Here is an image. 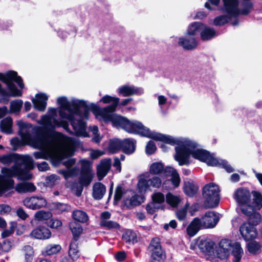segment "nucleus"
Instances as JSON below:
<instances>
[{"label":"nucleus","mask_w":262,"mask_h":262,"mask_svg":"<svg viewBox=\"0 0 262 262\" xmlns=\"http://www.w3.org/2000/svg\"><path fill=\"white\" fill-rule=\"evenodd\" d=\"M17 125L19 128L21 140L15 138L11 140V144L14 150L21 145H29L40 150L33 154L36 159H51L56 161L73 155L76 142L73 138L66 137L60 133L50 134L46 132L43 136L32 138L31 124L19 120L17 121Z\"/></svg>","instance_id":"1"},{"label":"nucleus","mask_w":262,"mask_h":262,"mask_svg":"<svg viewBox=\"0 0 262 262\" xmlns=\"http://www.w3.org/2000/svg\"><path fill=\"white\" fill-rule=\"evenodd\" d=\"M57 103L59 105L57 108H49L48 114L41 116V119L37 122L41 125L45 132L50 134L55 132L57 127L62 126L68 131V123L64 121L56 119L57 112L62 119L69 120L71 123L74 134L78 136L86 137L88 134L86 131L84 120L89 117V111L86 102L82 100L72 99L70 101L64 96L58 97Z\"/></svg>","instance_id":"2"},{"label":"nucleus","mask_w":262,"mask_h":262,"mask_svg":"<svg viewBox=\"0 0 262 262\" xmlns=\"http://www.w3.org/2000/svg\"><path fill=\"white\" fill-rule=\"evenodd\" d=\"M148 137L172 145H177L175 147L176 154L174 157L180 166L189 165L190 163V157H192L209 166H222L229 173L234 170L226 161L217 159L208 151L202 148L195 141L188 138L175 137L152 132Z\"/></svg>","instance_id":"3"},{"label":"nucleus","mask_w":262,"mask_h":262,"mask_svg":"<svg viewBox=\"0 0 262 262\" xmlns=\"http://www.w3.org/2000/svg\"><path fill=\"white\" fill-rule=\"evenodd\" d=\"M99 101L104 104L111 103L106 107H98L93 111L96 118L102 123L111 122L114 126L120 127L129 133L138 134L147 137L150 135L151 131L141 122L130 121L125 117L113 114L119 104V98L105 95Z\"/></svg>","instance_id":"4"},{"label":"nucleus","mask_w":262,"mask_h":262,"mask_svg":"<svg viewBox=\"0 0 262 262\" xmlns=\"http://www.w3.org/2000/svg\"><path fill=\"white\" fill-rule=\"evenodd\" d=\"M0 163L7 166L14 163L11 168H2L4 176L0 175V195L13 187L14 181L9 177L17 176L21 180H29L31 178L28 170L33 168V160L29 155L15 153L0 155Z\"/></svg>","instance_id":"5"},{"label":"nucleus","mask_w":262,"mask_h":262,"mask_svg":"<svg viewBox=\"0 0 262 262\" xmlns=\"http://www.w3.org/2000/svg\"><path fill=\"white\" fill-rule=\"evenodd\" d=\"M224 4L223 10L227 15H222L216 17L213 25L216 26H223L228 22L232 17H236L239 14L246 15L250 12L251 5L248 4L245 9L240 11L238 8V0H222Z\"/></svg>","instance_id":"6"},{"label":"nucleus","mask_w":262,"mask_h":262,"mask_svg":"<svg viewBox=\"0 0 262 262\" xmlns=\"http://www.w3.org/2000/svg\"><path fill=\"white\" fill-rule=\"evenodd\" d=\"M231 252L234 257V261L239 262L243 254L241 244L238 242L232 243L227 239H222L218 248H216V258L225 259L230 255Z\"/></svg>","instance_id":"7"},{"label":"nucleus","mask_w":262,"mask_h":262,"mask_svg":"<svg viewBox=\"0 0 262 262\" xmlns=\"http://www.w3.org/2000/svg\"><path fill=\"white\" fill-rule=\"evenodd\" d=\"M0 80L5 83L7 85L10 96L17 97L21 95V91L17 89L13 83L14 81L16 82L21 89L24 87L21 77L17 76V74L16 72L11 71L5 74L0 73ZM0 94L3 95L6 94L5 91L2 88L1 84Z\"/></svg>","instance_id":"8"},{"label":"nucleus","mask_w":262,"mask_h":262,"mask_svg":"<svg viewBox=\"0 0 262 262\" xmlns=\"http://www.w3.org/2000/svg\"><path fill=\"white\" fill-rule=\"evenodd\" d=\"M162 185V180L158 176L150 177L148 172H144L138 177L137 189L140 193L152 191V188L159 189Z\"/></svg>","instance_id":"9"},{"label":"nucleus","mask_w":262,"mask_h":262,"mask_svg":"<svg viewBox=\"0 0 262 262\" xmlns=\"http://www.w3.org/2000/svg\"><path fill=\"white\" fill-rule=\"evenodd\" d=\"M203 196L205 200L204 206L206 208L216 207L220 201L219 186L213 183L206 185L203 189Z\"/></svg>","instance_id":"10"},{"label":"nucleus","mask_w":262,"mask_h":262,"mask_svg":"<svg viewBox=\"0 0 262 262\" xmlns=\"http://www.w3.org/2000/svg\"><path fill=\"white\" fill-rule=\"evenodd\" d=\"M233 197L243 213H248L252 211L251 194L248 189L242 187L237 188L234 191Z\"/></svg>","instance_id":"11"},{"label":"nucleus","mask_w":262,"mask_h":262,"mask_svg":"<svg viewBox=\"0 0 262 262\" xmlns=\"http://www.w3.org/2000/svg\"><path fill=\"white\" fill-rule=\"evenodd\" d=\"M216 246L214 242L210 239L198 238L193 240L190 244V248L196 250L199 248L201 252L204 253L207 258L212 260L216 258Z\"/></svg>","instance_id":"12"},{"label":"nucleus","mask_w":262,"mask_h":262,"mask_svg":"<svg viewBox=\"0 0 262 262\" xmlns=\"http://www.w3.org/2000/svg\"><path fill=\"white\" fill-rule=\"evenodd\" d=\"M82 168V172L79 178V183L81 187L80 190L77 192V195L80 196L82 191L83 186H88L92 182L94 177V173L90 169V163L88 161L82 160L80 161Z\"/></svg>","instance_id":"13"},{"label":"nucleus","mask_w":262,"mask_h":262,"mask_svg":"<svg viewBox=\"0 0 262 262\" xmlns=\"http://www.w3.org/2000/svg\"><path fill=\"white\" fill-rule=\"evenodd\" d=\"M117 92L118 94L123 97H127L132 95H141L143 94L144 90L141 87L133 85L124 84L119 86Z\"/></svg>","instance_id":"14"},{"label":"nucleus","mask_w":262,"mask_h":262,"mask_svg":"<svg viewBox=\"0 0 262 262\" xmlns=\"http://www.w3.org/2000/svg\"><path fill=\"white\" fill-rule=\"evenodd\" d=\"M23 204L27 208L35 210L46 207L47 202L41 196H34L26 198L23 201Z\"/></svg>","instance_id":"15"},{"label":"nucleus","mask_w":262,"mask_h":262,"mask_svg":"<svg viewBox=\"0 0 262 262\" xmlns=\"http://www.w3.org/2000/svg\"><path fill=\"white\" fill-rule=\"evenodd\" d=\"M240 233L246 241L252 240L257 236V231L253 225L249 222L244 223L239 228Z\"/></svg>","instance_id":"16"},{"label":"nucleus","mask_w":262,"mask_h":262,"mask_svg":"<svg viewBox=\"0 0 262 262\" xmlns=\"http://www.w3.org/2000/svg\"><path fill=\"white\" fill-rule=\"evenodd\" d=\"M200 220L202 228L205 229L214 228L219 220L216 214L212 211L206 212Z\"/></svg>","instance_id":"17"},{"label":"nucleus","mask_w":262,"mask_h":262,"mask_svg":"<svg viewBox=\"0 0 262 262\" xmlns=\"http://www.w3.org/2000/svg\"><path fill=\"white\" fill-rule=\"evenodd\" d=\"M76 160L74 158H70L63 162L64 165L68 168L67 170H61L59 172L62 174L66 179L76 176L79 172V168L74 167L70 168L75 163Z\"/></svg>","instance_id":"18"},{"label":"nucleus","mask_w":262,"mask_h":262,"mask_svg":"<svg viewBox=\"0 0 262 262\" xmlns=\"http://www.w3.org/2000/svg\"><path fill=\"white\" fill-rule=\"evenodd\" d=\"M125 194L126 198L124 200V204L128 207L139 205L144 202L143 196L135 194L133 191H128Z\"/></svg>","instance_id":"19"},{"label":"nucleus","mask_w":262,"mask_h":262,"mask_svg":"<svg viewBox=\"0 0 262 262\" xmlns=\"http://www.w3.org/2000/svg\"><path fill=\"white\" fill-rule=\"evenodd\" d=\"M48 96L45 93H39L32 98V101L35 109L40 112H44L47 107V101Z\"/></svg>","instance_id":"20"},{"label":"nucleus","mask_w":262,"mask_h":262,"mask_svg":"<svg viewBox=\"0 0 262 262\" xmlns=\"http://www.w3.org/2000/svg\"><path fill=\"white\" fill-rule=\"evenodd\" d=\"M178 43L184 49L190 50L195 49L197 46V41L195 37L187 35L179 38Z\"/></svg>","instance_id":"21"},{"label":"nucleus","mask_w":262,"mask_h":262,"mask_svg":"<svg viewBox=\"0 0 262 262\" xmlns=\"http://www.w3.org/2000/svg\"><path fill=\"white\" fill-rule=\"evenodd\" d=\"M30 235L36 239H46L51 236V232L49 229L45 227H40L33 230Z\"/></svg>","instance_id":"22"},{"label":"nucleus","mask_w":262,"mask_h":262,"mask_svg":"<svg viewBox=\"0 0 262 262\" xmlns=\"http://www.w3.org/2000/svg\"><path fill=\"white\" fill-rule=\"evenodd\" d=\"M111 166V160L110 158L102 160L97 166V176L99 180L104 178Z\"/></svg>","instance_id":"23"},{"label":"nucleus","mask_w":262,"mask_h":262,"mask_svg":"<svg viewBox=\"0 0 262 262\" xmlns=\"http://www.w3.org/2000/svg\"><path fill=\"white\" fill-rule=\"evenodd\" d=\"M148 248L151 256H155V255L158 256H166L161 248L160 239L158 238H154L151 240Z\"/></svg>","instance_id":"24"},{"label":"nucleus","mask_w":262,"mask_h":262,"mask_svg":"<svg viewBox=\"0 0 262 262\" xmlns=\"http://www.w3.org/2000/svg\"><path fill=\"white\" fill-rule=\"evenodd\" d=\"M216 35L215 30L205 24H203L201 30L200 37L202 40H209L214 37Z\"/></svg>","instance_id":"25"},{"label":"nucleus","mask_w":262,"mask_h":262,"mask_svg":"<svg viewBox=\"0 0 262 262\" xmlns=\"http://www.w3.org/2000/svg\"><path fill=\"white\" fill-rule=\"evenodd\" d=\"M201 228H202V226L201 220L198 217H195L187 227V234L190 236H193L198 233Z\"/></svg>","instance_id":"26"},{"label":"nucleus","mask_w":262,"mask_h":262,"mask_svg":"<svg viewBox=\"0 0 262 262\" xmlns=\"http://www.w3.org/2000/svg\"><path fill=\"white\" fill-rule=\"evenodd\" d=\"M203 24V23L201 22H193L191 23L187 28L186 34L193 37H195V36L199 34H200Z\"/></svg>","instance_id":"27"},{"label":"nucleus","mask_w":262,"mask_h":262,"mask_svg":"<svg viewBox=\"0 0 262 262\" xmlns=\"http://www.w3.org/2000/svg\"><path fill=\"white\" fill-rule=\"evenodd\" d=\"M165 173L167 175L171 176V181L174 187H177L179 186L180 178L176 169L171 167H165Z\"/></svg>","instance_id":"28"},{"label":"nucleus","mask_w":262,"mask_h":262,"mask_svg":"<svg viewBox=\"0 0 262 262\" xmlns=\"http://www.w3.org/2000/svg\"><path fill=\"white\" fill-rule=\"evenodd\" d=\"M106 192L105 186L101 183H95L93 186V196L96 200L101 199Z\"/></svg>","instance_id":"29"},{"label":"nucleus","mask_w":262,"mask_h":262,"mask_svg":"<svg viewBox=\"0 0 262 262\" xmlns=\"http://www.w3.org/2000/svg\"><path fill=\"white\" fill-rule=\"evenodd\" d=\"M135 144L136 142L133 140L125 139L122 142L121 149L125 154H132L136 149Z\"/></svg>","instance_id":"30"},{"label":"nucleus","mask_w":262,"mask_h":262,"mask_svg":"<svg viewBox=\"0 0 262 262\" xmlns=\"http://www.w3.org/2000/svg\"><path fill=\"white\" fill-rule=\"evenodd\" d=\"M165 168L161 162H155L151 163L148 169V173L157 176L165 172Z\"/></svg>","instance_id":"31"},{"label":"nucleus","mask_w":262,"mask_h":262,"mask_svg":"<svg viewBox=\"0 0 262 262\" xmlns=\"http://www.w3.org/2000/svg\"><path fill=\"white\" fill-rule=\"evenodd\" d=\"M69 255L73 260H76L80 256L78 243L76 241H72L70 245Z\"/></svg>","instance_id":"32"},{"label":"nucleus","mask_w":262,"mask_h":262,"mask_svg":"<svg viewBox=\"0 0 262 262\" xmlns=\"http://www.w3.org/2000/svg\"><path fill=\"white\" fill-rule=\"evenodd\" d=\"M15 190L19 193L31 192L36 190V187L31 183L23 182L16 186Z\"/></svg>","instance_id":"33"},{"label":"nucleus","mask_w":262,"mask_h":262,"mask_svg":"<svg viewBox=\"0 0 262 262\" xmlns=\"http://www.w3.org/2000/svg\"><path fill=\"white\" fill-rule=\"evenodd\" d=\"M198 187L192 182H186L184 186V191L185 194L189 196H193L198 191Z\"/></svg>","instance_id":"34"},{"label":"nucleus","mask_w":262,"mask_h":262,"mask_svg":"<svg viewBox=\"0 0 262 262\" xmlns=\"http://www.w3.org/2000/svg\"><path fill=\"white\" fill-rule=\"evenodd\" d=\"M1 130L8 134L12 133V119L11 117H7L1 122Z\"/></svg>","instance_id":"35"},{"label":"nucleus","mask_w":262,"mask_h":262,"mask_svg":"<svg viewBox=\"0 0 262 262\" xmlns=\"http://www.w3.org/2000/svg\"><path fill=\"white\" fill-rule=\"evenodd\" d=\"M70 227L73 235L72 241L77 242L79 236L82 233L83 231L82 226L80 224L73 222L70 223Z\"/></svg>","instance_id":"36"},{"label":"nucleus","mask_w":262,"mask_h":262,"mask_svg":"<svg viewBox=\"0 0 262 262\" xmlns=\"http://www.w3.org/2000/svg\"><path fill=\"white\" fill-rule=\"evenodd\" d=\"M52 216V213L49 211L40 210L37 211L34 214V219L31 221V223L33 224L34 221H44L50 219Z\"/></svg>","instance_id":"37"},{"label":"nucleus","mask_w":262,"mask_h":262,"mask_svg":"<svg viewBox=\"0 0 262 262\" xmlns=\"http://www.w3.org/2000/svg\"><path fill=\"white\" fill-rule=\"evenodd\" d=\"M49 207L50 209L55 210L57 213L70 210V207L67 204L60 203H52L49 205Z\"/></svg>","instance_id":"38"},{"label":"nucleus","mask_w":262,"mask_h":262,"mask_svg":"<svg viewBox=\"0 0 262 262\" xmlns=\"http://www.w3.org/2000/svg\"><path fill=\"white\" fill-rule=\"evenodd\" d=\"M72 216L73 219L80 223H85L89 220L87 213L82 210H77L73 211Z\"/></svg>","instance_id":"39"},{"label":"nucleus","mask_w":262,"mask_h":262,"mask_svg":"<svg viewBox=\"0 0 262 262\" xmlns=\"http://www.w3.org/2000/svg\"><path fill=\"white\" fill-rule=\"evenodd\" d=\"M245 215L249 217V222L252 223L254 226L259 224L261 221V215L258 212H255L252 206V211L248 213H244Z\"/></svg>","instance_id":"40"},{"label":"nucleus","mask_w":262,"mask_h":262,"mask_svg":"<svg viewBox=\"0 0 262 262\" xmlns=\"http://www.w3.org/2000/svg\"><path fill=\"white\" fill-rule=\"evenodd\" d=\"M122 142V141L117 139L111 140L108 146L110 152L114 154L121 149Z\"/></svg>","instance_id":"41"},{"label":"nucleus","mask_w":262,"mask_h":262,"mask_svg":"<svg viewBox=\"0 0 262 262\" xmlns=\"http://www.w3.org/2000/svg\"><path fill=\"white\" fill-rule=\"evenodd\" d=\"M124 241L130 244H134L137 242V235L136 233L132 230H127L122 235Z\"/></svg>","instance_id":"42"},{"label":"nucleus","mask_w":262,"mask_h":262,"mask_svg":"<svg viewBox=\"0 0 262 262\" xmlns=\"http://www.w3.org/2000/svg\"><path fill=\"white\" fill-rule=\"evenodd\" d=\"M151 198L152 202L158 206H161L162 209V204L164 203L165 199L164 194L160 192H157L152 194Z\"/></svg>","instance_id":"43"},{"label":"nucleus","mask_w":262,"mask_h":262,"mask_svg":"<svg viewBox=\"0 0 262 262\" xmlns=\"http://www.w3.org/2000/svg\"><path fill=\"white\" fill-rule=\"evenodd\" d=\"M253 201H251V205L255 208L260 209L262 207V196L261 195L257 192H253Z\"/></svg>","instance_id":"44"},{"label":"nucleus","mask_w":262,"mask_h":262,"mask_svg":"<svg viewBox=\"0 0 262 262\" xmlns=\"http://www.w3.org/2000/svg\"><path fill=\"white\" fill-rule=\"evenodd\" d=\"M23 104V101L20 99L12 101L10 103V112L11 113H18L22 107Z\"/></svg>","instance_id":"45"},{"label":"nucleus","mask_w":262,"mask_h":262,"mask_svg":"<svg viewBox=\"0 0 262 262\" xmlns=\"http://www.w3.org/2000/svg\"><path fill=\"white\" fill-rule=\"evenodd\" d=\"M166 200L169 205L175 207L178 206L181 200L179 196L174 195L171 193H168L166 195Z\"/></svg>","instance_id":"46"},{"label":"nucleus","mask_w":262,"mask_h":262,"mask_svg":"<svg viewBox=\"0 0 262 262\" xmlns=\"http://www.w3.org/2000/svg\"><path fill=\"white\" fill-rule=\"evenodd\" d=\"M128 191H125L124 189H123L121 186H118L115 191V194L114 196V201L115 203H117L119 202L122 197L124 198V200L126 198V195L125 193L127 192Z\"/></svg>","instance_id":"47"},{"label":"nucleus","mask_w":262,"mask_h":262,"mask_svg":"<svg viewBox=\"0 0 262 262\" xmlns=\"http://www.w3.org/2000/svg\"><path fill=\"white\" fill-rule=\"evenodd\" d=\"M247 247L249 252L252 254H256L260 251L261 246L256 241L250 242Z\"/></svg>","instance_id":"48"},{"label":"nucleus","mask_w":262,"mask_h":262,"mask_svg":"<svg viewBox=\"0 0 262 262\" xmlns=\"http://www.w3.org/2000/svg\"><path fill=\"white\" fill-rule=\"evenodd\" d=\"M23 251L25 256V262H31L33 258V249L30 246L24 247Z\"/></svg>","instance_id":"49"},{"label":"nucleus","mask_w":262,"mask_h":262,"mask_svg":"<svg viewBox=\"0 0 262 262\" xmlns=\"http://www.w3.org/2000/svg\"><path fill=\"white\" fill-rule=\"evenodd\" d=\"M60 180L59 176L56 174H52L47 177L46 179V183L48 186L52 187L58 183Z\"/></svg>","instance_id":"50"},{"label":"nucleus","mask_w":262,"mask_h":262,"mask_svg":"<svg viewBox=\"0 0 262 262\" xmlns=\"http://www.w3.org/2000/svg\"><path fill=\"white\" fill-rule=\"evenodd\" d=\"M10 229L14 231V229L16 230V234L17 235H21L25 231L26 227L21 224H17L16 223L12 222L10 223Z\"/></svg>","instance_id":"51"},{"label":"nucleus","mask_w":262,"mask_h":262,"mask_svg":"<svg viewBox=\"0 0 262 262\" xmlns=\"http://www.w3.org/2000/svg\"><path fill=\"white\" fill-rule=\"evenodd\" d=\"M100 225L108 229H118L119 227V225L117 223L109 220L100 221Z\"/></svg>","instance_id":"52"},{"label":"nucleus","mask_w":262,"mask_h":262,"mask_svg":"<svg viewBox=\"0 0 262 262\" xmlns=\"http://www.w3.org/2000/svg\"><path fill=\"white\" fill-rule=\"evenodd\" d=\"M61 250V246L59 245H54L53 246H49L47 247L46 253L47 254L50 255L55 254Z\"/></svg>","instance_id":"53"},{"label":"nucleus","mask_w":262,"mask_h":262,"mask_svg":"<svg viewBox=\"0 0 262 262\" xmlns=\"http://www.w3.org/2000/svg\"><path fill=\"white\" fill-rule=\"evenodd\" d=\"M156 146L153 141H150L146 146V152L148 155L154 154L156 150Z\"/></svg>","instance_id":"54"},{"label":"nucleus","mask_w":262,"mask_h":262,"mask_svg":"<svg viewBox=\"0 0 262 262\" xmlns=\"http://www.w3.org/2000/svg\"><path fill=\"white\" fill-rule=\"evenodd\" d=\"M159 209H162L161 206H158L155 203L152 202L148 204L146 206V210L149 214H153Z\"/></svg>","instance_id":"55"},{"label":"nucleus","mask_w":262,"mask_h":262,"mask_svg":"<svg viewBox=\"0 0 262 262\" xmlns=\"http://www.w3.org/2000/svg\"><path fill=\"white\" fill-rule=\"evenodd\" d=\"M90 129L94 136V137L93 138V140L96 143L100 142V141L101 139V138L98 135V127L96 126H94L93 127H91Z\"/></svg>","instance_id":"56"},{"label":"nucleus","mask_w":262,"mask_h":262,"mask_svg":"<svg viewBox=\"0 0 262 262\" xmlns=\"http://www.w3.org/2000/svg\"><path fill=\"white\" fill-rule=\"evenodd\" d=\"M48 225L52 228H58L62 225V222L58 219H51L48 223Z\"/></svg>","instance_id":"57"},{"label":"nucleus","mask_w":262,"mask_h":262,"mask_svg":"<svg viewBox=\"0 0 262 262\" xmlns=\"http://www.w3.org/2000/svg\"><path fill=\"white\" fill-rule=\"evenodd\" d=\"M12 243L9 241H5L3 244L1 245V249L4 252H8L11 248Z\"/></svg>","instance_id":"58"},{"label":"nucleus","mask_w":262,"mask_h":262,"mask_svg":"<svg viewBox=\"0 0 262 262\" xmlns=\"http://www.w3.org/2000/svg\"><path fill=\"white\" fill-rule=\"evenodd\" d=\"M104 154V152L99 150H92L90 152L91 157L95 159H97Z\"/></svg>","instance_id":"59"},{"label":"nucleus","mask_w":262,"mask_h":262,"mask_svg":"<svg viewBox=\"0 0 262 262\" xmlns=\"http://www.w3.org/2000/svg\"><path fill=\"white\" fill-rule=\"evenodd\" d=\"M186 213L187 209L183 208L177 212V216L179 220H183L186 217Z\"/></svg>","instance_id":"60"},{"label":"nucleus","mask_w":262,"mask_h":262,"mask_svg":"<svg viewBox=\"0 0 262 262\" xmlns=\"http://www.w3.org/2000/svg\"><path fill=\"white\" fill-rule=\"evenodd\" d=\"M11 211V208L8 205H0V214H6L9 213Z\"/></svg>","instance_id":"61"},{"label":"nucleus","mask_w":262,"mask_h":262,"mask_svg":"<svg viewBox=\"0 0 262 262\" xmlns=\"http://www.w3.org/2000/svg\"><path fill=\"white\" fill-rule=\"evenodd\" d=\"M16 214L18 215V216L22 220H26L28 216V215L22 208L18 209L16 211Z\"/></svg>","instance_id":"62"},{"label":"nucleus","mask_w":262,"mask_h":262,"mask_svg":"<svg viewBox=\"0 0 262 262\" xmlns=\"http://www.w3.org/2000/svg\"><path fill=\"white\" fill-rule=\"evenodd\" d=\"M37 167L39 171H46L49 169V165L46 162H42L37 164Z\"/></svg>","instance_id":"63"},{"label":"nucleus","mask_w":262,"mask_h":262,"mask_svg":"<svg viewBox=\"0 0 262 262\" xmlns=\"http://www.w3.org/2000/svg\"><path fill=\"white\" fill-rule=\"evenodd\" d=\"M166 258V256H158L155 255V256H151V262H164Z\"/></svg>","instance_id":"64"}]
</instances>
